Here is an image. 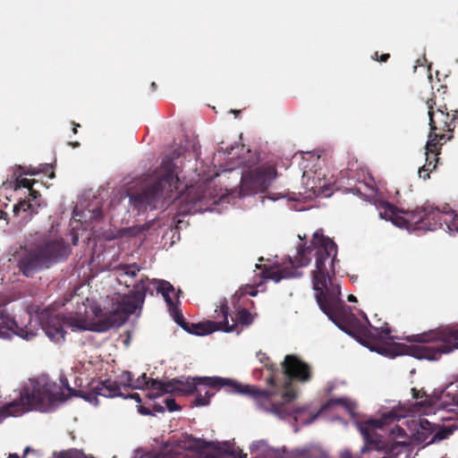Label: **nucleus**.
Listing matches in <instances>:
<instances>
[{"instance_id": "obj_1", "label": "nucleus", "mask_w": 458, "mask_h": 458, "mask_svg": "<svg viewBox=\"0 0 458 458\" xmlns=\"http://www.w3.org/2000/svg\"><path fill=\"white\" fill-rule=\"evenodd\" d=\"M315 256V269L312 271V284L316 292V301L320 310L341 330L352 336L358 331L363 335L377 338H386L391 333L389 327H374L358 329L360 320L352 310L341 299L340 285L333 282L335 275L337 259V245L330 238L322 233V230L313 233L309 246L301 245L294 259H289L291 268L273 267L265 268L261 275L266 280L270 279L279 283L284 278L295 276V268L308 266L311 257Z\"/></svg>"}, {"instance_id": "obj_2", "label": "nucleus", "mask_w": 458, "mask_h": 458, "mask_svg": "<svg viewBox=\"0 0 458 458\" xmlns=\"http://www.w3.org/2000/svg\"><path fill=\"white\" fill-rule=\"evenodd\" d=\"M283 371L277 375L278 386L270 390L260 389L255 386L243 385L233 379L227 378L235 386L225 385L228 392L242 394L254 398L259 405L266 411H271L279 418H286L292 415L286 408V404L293 402L296 393L292 389V381L308 382L311 379L312 371L310 366L298 358L296 355L288 354L282 363Z\"/></svg>"}, {"instance_id": "obj_3", "label": "nucleus", "mask_w": 458, "mask_h": 458, "mask_svg": "<svg viewBox=\"0 0 458 458\" xmlns=\"http://www.w3.org/2000/svg\"><path fill=\"white\" fill-rule=\"evenodd\" d=\"M181 185L178 166L173 158L165 157L155 171L152 181L140 191L129 194L130 207L138 215L148 209H165L182 194Z\"/></svg>"}, {"instance_id": "obj_4", "label": "nucleus", "mask_w": 458, "mask_h": 458, "mask_svg": "<svg viewBox=\"0 0 458 458\" xmlns=\"http://www.w3.org/2000/svg\"><path fill=\"white\" fill-rule=\"evenodd\" d=\"M228 384L235 386L227 378L220 377H188L185 381L173 378L171 380L163 381L149 378L143 373L135 380L133 379L131 389L148 388L156 392L151 397H157L165 394L191 395L196 393L197 396L194 400L195 405L204 406L208 404L210 398L214 396L215 392L213 390H218Z\"/></svg>"}, {"instance_id": "obj_5", "label": "nucleus", "mask_w": 458, "mask_h": 458, "mask_svg": "<svg viewBox=\"0 0 458 458\" xmlns=\"http://www.w3.org/2000/svg\"><path fill=\"white\" fill-rule=\"evenodd\" d=\"M408 340L428 344L406 345L404 344L393 343L370 349L392 358L407 354L416 359L435 360L439 359L443 353H449L454 349H458V325L437 331L415 335Z\"/></svg>"}, {"instance_id": "obj_6", "label": "nucleus", "mask_w": 458, "mask_h": 458, "mask_svg": "<svg viewBox=\"0 0 458 458\" xmlns=\"http://www.w3.org/2000/svg\"><path fill=\"white\" fill-rule=\"evenodd\" d=\"M55 383L33 382L22 387L19 400L4 404L0 413L4 417L19 416L31 409L46 410L61 400L63 393L57 391Z\"/></svg>"}, {"instance_id": "obj_7", "label": "nucleus", "mask_w": 458, "mask_h": 458, "mask_svg": "<svg viewBox=\"0 0 458 458\" xmlns=\"http://www.w3.org/2000/svg\"><path fill=\"white\" fill-rule=\"evenodd\" d=\"M380 217L390 220L399 227L414 226L419 230L435 231L443 227L441 210L433 207L416 208L412 210L397 209L394 205L385 202L381 206Z\"/></svg>"}, {"instance_id": "obj_8", "label": "nucleus", "mask_w": 458, "mask_h": 458, "mask_svg": "<svg viewBox=\"0 0 458 458\" xmlns=\"http://www.w3.org/2000/svg\"><path fill=\"white\" fill-rule=\"evenodd\" d=\"M426 105L430 127L428 139L429 148L435 144L443 145L453 138L452 132L458 126V111L449 114L445 106L435 110L436 101L433 98H428Z\"/></svg>"}, {"instance_id": "obj_9", "label": "nucleus", "mask_w": 458, "mask_h": 458, "mask_svg": "<svg viewBox=\"0 0 458 458\" xmlns=\"http://www.w3.org/2000/svg\"><path fill=\"white\" fill-rule=\"evenodd\" d=\"M148 292L131 290L124 294L110 311L107 318L100 321L94 328L97 332H106L113 327H119L127 321L129 317L141 310Z\"/></svg>"}, {"instance_id": "obj_10", "label": "nucleus", "mask_w": 458, "mask_h": 458, "mask_svg": "<svg viewBox=\"0 0 458 458\" xmlns=\"http://www.w3.org/2000/svg\"><path fill=\"white\" fill-rule=\"evenodd\" d=\"M169 311L171 312L174 321L184 330L191 334L203 335L211 334L218 330L224 332H229L232 330V327H228L229 307L225 301L221 303L219 308V313L216 316V318H218L221 316L223 318L222 321L208 320L205 322L190 325L188 322H186L185 318H183V315L178 309L177 305L169 309ZM216 312H218V310H216Z\"/></svg>"}, {"instance_id": "obj_11", "label": "nucleus", "mask_w": 458, "mask_h": 458, "mask_svg": "<svg viewBox=\"0 0 458 458\" xmlns=\"http://www.w3.org/2000/svg\"><path fill=\"white\" fill-rule=\"evenodd\" d=\"M132 381L133 377L131 373L128 370L123 371L119 376V381L112 380L111 378L93 381L90 390L87 393H83L82 396L90 403L94 401L97 402L98 395L109 398L123 396L122 386L124 390L131 389Z\"/></svg>"}, {"instance_id": "obj_12", "label": "nucleus", "mask_w": 458, "mask_h": 458, "mask_svg": "<svg viewBox=\"0 0 458 458\" xmlns=\"http://www.w3.org/2000/svg\"><path fill=\"white\" fill-rule=\"evenodd\" d=\"M41 323L47 335L56 343L64 340L65 326L79 330H87L89 328L88 321L84 317L72 314L64 315L58 313L47 317L46 320H44L43 317Z\"/></svg>"}, {"instance_id": "obj_13", "label": "nucleus", "mask_w": 458, "mask_h": 458, "mask_svg": "<svg viewBox=\"0 0 458 458\" xmlns=\"http://www.w3.org/2000/svg\"><path fill=\"white\" fill-rule=\"evenodd\" d=\"M276 176L277 171L274 165H259L242 177L241 191L243 195L264 192Z\"/></svg>"}, {"instance_id": "obj_14", "label": "nucleus", "mask_w": 458, "mask_h": 458, "mask_svg": "<svg viewBox=\"0 0 458 458\" xmlns=\"http://www.w3.org/2000/svg\"><path fill=\"white\" fill-rule=\"evenodd\" d=\"M115 276L119 284L131 290L148 292L149 278L141 274L142 267L137 263H121L109 269Z\"/></svg>"}, {"instance_id": "obj_15", "label": "nucleus", "mask_w": 458, "mask_h": 458, "mask_svg": "<svg viewBox=\"0 0 458 458\" xmlns=\"http://www.w3.org/2000/svg\"><path fill=\"white\" fill-rule=\"evenodd\" d=\"M47 267L67 259L71 248L63 239L47 240L35 246Z\"/></svg>"}, {"instance_id": "obj_16", "label": "nucleus", "mask_w": 458, "mask_h": 458, "mask_svg": "<svg viewBox=\"0 0 458 458\" xmlns=\"http://www.w3.org/2000/svg\"><path fill=\"white\" fill-rule=\"evenodd\" d=\"M18 267L22 275L27 277L32 276L43 268H48L35 247L21 258Z\"/></svg>"}, {"instance_id": "obj_17", "label": "nucleus", "mask_w": 458, "mask_h": 458, "mask_svg": "<svg viewBox=\"0 0 458 458\" xmlns=\"http://www.w3.org/2000/svg\"><path fill=\"white\" fill-rule=\"evenodd\" d=\"M10 333H13L26 340H30L34 336L32 332H29L26 328L20 327L13 318L0 310V337H9Z\"/></svg>"}, {"instance_id": "obj_18", "label": "nucleus", "mask_w": 458, "mask_h": 458, "mask_svg": "<svg viewBox=\"0 0 458 458\" xmlns=\"http://www.w3.org/2000/svg\"><path fill=\"white\" fill-rule=\"evenodd\" d=\"M442 145L435 144L434 147L429 148V143L426 144V164L420 167L418 174L420 178L423 180L429 179V174L433 172L438 163V155L440 154Z\"/></svg>"}, {"instance_id": "obj_19", "label": "nucleus", "mask_w": 458, "mask_h": 458, "mask_svg": "<svg viewBox=\"0 0 458 458\" xmlns=\"http://www.w3.org/2000/svg\"><path fill=\"white\" fill-rule=\"evenodd\" d=\"M435 429L436 424H433L425 419L420 420L419 427L412 433V439L414 443L423 445H431L432 443L430 442V439L433 437Z\"/></svg>"}, {"instance_id": "obj_20", "label": "nucleus", "mask_w": 458, "mask_h": 458, "mask_svg": "<svg viewBox=\"0 0 458 458\" xmlns=\"http://www.w3.org/2000/svg\"><path fill=\"white\" fill-rule=\"evenodd\" d=\"M434 405L439 409H445L448 411H454V407L458 409V394L448 390L446 386L443 390L436 395Z\"/></svg>"}, {"instance_id": "obj_21", "label": "nucleus", "mask_w": 458, "mask_h": 458, "mask_svg": "<svg viewBox=\"0 0 458 458\" xmlns=\"http://www.w3.org/2000/svg\"><path fill=\"white\" fill-rule=\"evenodd\" d=\"M29 193V199H21L13 206V213L18 216L20 210L30 211V216L38 214V209L34 207H40L39 203H37V199L40 197L39 191L30 188Z\"/></svg>"}, {"instance_id": "obj_22", "label": "nucleus", "mask_w": 458, "mask_h": 458, "mask_svg": "<svg viewBox=\"0 0 458 458\" xmlns=\"http://www.w3.org/2000/svg\"><path fill=\"white\" fill-rule=\"evenodd\" d=\"M259 359L260 362L264 364V367L269 371V375L267 378V385L272 388L273 386H277V375H280V370L278 369L276 365L270 361L269 357H267L266 353H259Z\"/></svg>"}, {"instance_id": "obj_23", "label": "nucleus", "mask_w": 458, "mask_h": 458, "mask_svg": "<svg viewBox=\"0 0 458 458\" xmlns=\"http://www.w3.org/2000/svg\"><path fill=\"white\" fill-rule=\"evenodd\" d=\"M152 284L157 285V292L161 293L164 297L168 310L177 305L170 296V293L174 292V288L169 282L161 279H153Z\"/></svg>"}, {"instance_id": "obj_24", "label": "nucleus", "mask_w": 458, "mask_h": 458, "mask_svg": "<svg viewBox=\"0 0 458 458\" xmlns=\"http://www.w3.org/2000/svg\"><path fill=\"white\" fill-rule=\"evenodd\" d=\"M232 324L228 323V327H232L231 332L235 330L238 324L242 326H250L253 322V317L247 309L242 308L237 311L235 318H232ZM228 333H230V331Z\"/></svg>"}, {"instance_id": "obj_25", "label": "nucleus", "mask_w": 458, "mask_h": 458, "mask_svg": "<svg viewBox=\"0 0 458 458\" xmlns=\"http://www.w3.org/2000/svg\"><path fill=\"white\" fill-rule=\"evenodd\" d=\"M441 222L446 230L458 232V213L455 211L441 210Z\"/></svg>"}, {"instance_id": "obj_26", "label": "nucleus", "mask_w": 458, "mask_h": 458, "mask_svg": "<svg viewBox=\"0 0 458 458\" xmlns=\"http://www.w3.org/2000/svg\"><path fill=\"white\" fill-rule=\"evenodd\" d=\"M457 429L456 425L452 426H438L436 425V429L433 433V437L430 439L432 444L439 443L440 441L448 438Z\"/></svg>"}, {"instance_id": "obj_27", "label": "nucleus", "mask_w": 458, "mask_h": 458, "mask_svg": "<svg viewBox=\"0 0 458 458\" xmlns=\"http://www.w3.org/2000/svg\"><path fill=\"white\" fill-rule=\"evenodd\" d=\"M333 405H342L344 406L350 413L353 412V410L355 408V404L352 402L348 401L344 398H333L328 400L323 406L322 410H327Z\"/></svg>"}, {"instance_id": "obj_28", "label": "nucleus", "mask_w": 458, "mask_h": 458, "mask_svg": "<svg viewBox=\"0 0 458 458\" xmlns=\"http://www.w3.org/2000/svg\"><path fill=\"white\" fill-rule=\"evenodd\" d=\"M150 228L148 224H144L142 225H133L123 229V233L126 236L134 237L139 235L140 233L148 231Z\"/></svg>"}, {"instance_id": "obj_29", "label": "nucleus", "mask_w": 458, "mask_h": 458, "mask_svg": "<svg viewBox=\"0 0 458 458\" xmlns=\"http://www.w3.org/2000/svg\"><path fill=\"white\" fill-rule=\"evenodd\" d=\"M34 182H35V180L21 178V175H20V174H19L15 180V189L27 188L30 190V188H32Z\"/></svg>"}, {"instance_id": "obj_30", "label": "nucleus", "mask_w": 458, "mask_h": 458, "mask_svg": "<svg viewBox=\"0 0 458 458\" xmlns=\"http://www.w3.org/2000/svg\"><path fill=\"white\" fill-rule=\"evenodd\" d=\"M16 169L19 171L20 175H22V174L35 175V174H38L39 173L38 170H37L35 168H32L31 166L24 167V166H21V165H18L16 167Z\"/></svg>"}, {"instance_id": "obj_31", "label": "nucleus", "mask_w": 458, "mask_h": 458, "mask_svg": "<svg viewBox=\"0 0 458 458\" xmlns=\"http://www.w3.org/2000/svg\"><path fill=\"white\" fill-rule=\"evenodd\" d=\"M165 403L169 411H175L181 410V407L176 403V402L173 398H166Z\"/></svg>"}, {"instance_id": "obj_32", "label": "nucleus", "mask_w": 458, "mask_h": 458, "mask_svg": "<svg viewBox=\"0 0 458 458\" xmlns=\"http://www.w3.org/2000/svg\"><path fill=\"white\" fill-rule=\"evenodd\" d=\"M226 453L233 456V458H247V454H244L241 449H232L231 451H228Z\"/></svg>"}, {"instance_id": "obj_33", "label": "nucleus", "mask_w": 458, "mask_h": 458, "mask_svg": "<svg viewBox=\"0 0 458 458\" xmlns=\"http://www.w3.org/2000/svg\"><path fill=\"white\" fill-rule=\"evenodd\" d=\"M447 386L449 391H453L454 393L458 394V376L455 377L454 381L449 383Z\"/></svg>"}, {"instance_id": "obj_34", "label": "nucleus", "mask_w": 458, "mask_h": 458, "mask_svg": "<svg viewBox=\"0 0 458 458\" xmlns=\"http://www.w3.org/2000/svg\"><path fill=\"white\" fill-rule=\"evenodd\" d=\"M375 56H376L375 59L377 61H378V62H381V63H386L390 58V55L389 54H383L381 55H378L377 52L375 53Z\"/></svg>"}, {"instance_id": "obj_35", "label": "nucleus", "mask_w": 458, "mask_h": 458, "mask_svg": "<svg viewBox=\"0 0 458 458\" xmlns=\"http://www.w3.org/2000/svg\"><path fill=\"white\" fill-rule=\"evenodd\" d=\"M123 398H131V399H133L135 400L137 403H141V398L139 394L135 393V394H129V395H126L123 394Z\"/></svg>"}, {"instance_id": "obj_36", "label": "nucleus", "mask_w": 458, "mask_h": 458, "mask_svg": "<svg viewBox=\"0 0 458 458\" xmlns=\"http://www.w3.org/2000/svg\"><path fill=\"white\" fill-rule=\"evenodd\" d=\"M139 412L140 414H143V415H150L151 414V411L147 407H144V406H140L139 407Z\"/></svg>"}, {"instance_id": "obj_37", "label": "nucleus", "mask_w": 458, "mask_h": 458, "mask_svg": "<svg viewBox=\"0 0 458 458\" xmlns=\"http://www.w3.org/2000/svg\"><path fill=\"white\" fill-rule=\"evenodd\" d=\"M63 386L70 392H73L74 390L70 387L67 378L61 379Z\"/></svg>"}, {"instance_id": "obj_38", "label": "nucleus", "mask_w": 458, "mask_h": 458, "mask_svg": "<svg viewBox=\"0 0 458 458\" xmlns=\"http://www.w3.org/2000/svg\"><path fill=\"white\" fill-rule=\"evenodd\" d=\"M363 435H364V438H365L367 444H374V441L369 439V434L368 430H364Z\"/></svg>"}, {"instance_id": "obj_39", "label": "nucleus", "mask_w": 458, "mask_h": 458, "mask_svg": "<svg viewBox=\"0 0 458 458\" xmlns=\"http://www.w3.org/2000/svg\"><path fill=\"white\" fill-rule=\"evenodd\" d=\"M250 291H247L246 293L251 296H255L257 294V291L255 290L254 286H248Z\"/></svg>"}, {"instance_id": "obj_40", "label": "nucleus", "mask_w": 458, "mask_h": 458, "mask_svg": "<svg viewBox=\"0 0 458 458\" xmlns=\"http://www.w3.org/2000/svg\"><path fill=\"white\" fill-rule=\"evenodd\" d=\"M411 391L414 399H419L420 397H421V395L420 394V391H418L416 388H412Z\"/></svg>"}, {"instance_id": "obj_41", "label": "nucleus", "mask_w": 458, "mask_h": 458, "mask_svg": "<svg viewBox=\"0 0 458 458\" xmlns=\"http://www.w3.org/2000/svg\"><path fill=\"white\" fill-rule=\"evenodd\" d=\"M168 458H188L187 455L183 454H172L170 455Z\"/></svg>"}, {"instance_id": "obj_42", "label": "nucleus", "mask_w": 458, "mask_h": 458, "mask_svg": "<svg viewBox=\"0 0 458 458\" xmlns=\"http://www.w3.org/2000/svg\"><path fill=\"white\" fill-rule=\"evenodd\" d=\"M78 241H79L78 235H73L72 236V244L73 245H77L78 244Z\"/></svg>"}, {"instance_id": "obj_43", "label": "nucleus", "mask_w": 458, "mask_h": 458, "mask_svg": "<svg viewBox=\"0 0 458 458\" xmlns=\"http://www.w3.org/2000/svg\"><path fill=\"white\" fill-rule=\"evenodd\" d=\"M348 301H351V302H353V301H356V297L352 294H350L347 298Z\"/></svg>"}, {"instance_id": "obj_44", "label": "nucleus", "mask_w": 458, "mask_h": 458, "mask_svg": "<svg viewBox=\"0 0 458 458\" xmlns=\"http://www.w3.org/2000/svg\"><path fill=\"white\" fill-rule=\"evenodd\" d=\"M73 125H74V127L72 129V131H73V133H77V129H78V127H80V124L73 123Z\"/></svg>"}, {"instance_id": "obj_45", "label": "nucleus", "mask_w": 458, "mask_h": 458, "mask_svg": "<svg viewBox=\"0 0 458 458\" xmlns=\"http://www.w3.org/2000/svg\"><path fill=\"white\" fill-rule=\"evenodd\" d=\"M70 145H71L72 147H73V148H77V147H79V146H80V143H79V142H77V141H75V142H70Z\"/></svg>"}, {"instance_id": "obj_46", "label": "nucleus", "mask_w": 458, "mask_h": 458, "mask_svg": "<svg viewBox=\"0 0 458 458\" xmlns=\"http://www.w3.org/2000/svg\"><path fill=\"white\" fill-rule=\"evenodd\" d=\"M4 216H6V213L0 209V220L3 219Z\"/></svg>"}, {"instance_id": "obj_47", "label": "nucleus", "mask_w": 458, "mask_h": 458, "mask_svg": "<svg viewBox=\"0 0 458 458\" xmlns=\"http://www.w3.org/2000/svg\"><path fill=\"white\" fill-rule=\"evenodd\" d=\"M30 448L29 446H27L25 449H24V453H23V455L25 456L28 453H30Z\"/></svg>"}, {"instance_id": "obj_48", "label": "nucleus", "mask_w": 458, "mask_h": 458, "mask_svg": "<svg viewBox=\"0 0 458 458\" xmlns=\"http://www.w3.org/2000/svg\"><path fill=\"white\" fill-rule=\"evenodd\" d=\"M8 458H20L19 455L17 454H12L9 455Z\"/></svg>"}, {"instance_id": "obj_49", "label": "nucleus", "mask_w": 458, "mask_h": 458, "mask_svg": "<svg viewBox=\"0 0 458 458\" xmlns=\"http://www.w3.org/2000/svg\"><path fill=\"white\" fill-rule=\"evenodd\" d=\"M157 86L156 82H152V83H151V88H152L154 90H155V89H157Z\"/></svg>"}, {"instance_id": "obj_50", "label": "nucleus", "mask_w": 458, "mask_h": 458, "mask_svg": "<svg viewBox=\"0 0 458 458\" xmlns=\"http://www.w3.org/2000/svg\"><path fill=\"white\" fill-rule=\"evenodd\" d=\"M211 445H212V443H208V442L203 441V446H209Z\"/></svg>"}, {"instance_id": "obj_51", "label": "nucleus", "mask_w": 458, "mask_h": 458, "mask_svg": "<svg viewBox=\"0 0 458 458\" xmlns=\"http://www.w3.org/2000/svg\"><path fill=\"white\" fill-rule=\"evenodd\" d=\"M232 112L234 113V114H239L240 113V111H238V110H232Z\"/></svg>"}]
</instances>
